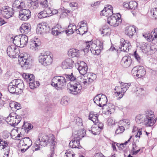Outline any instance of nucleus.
Wrapping results in <instances>:
<instances>
[{
	"instance_id": "nucleus-31",
	"label": "nucleus",
	"mask_w": 157,
	"mask_h": 157,
	"mask_svg": "<svg viewBox=\"0 0 157 157\" xmlns=\"http://www.w3.org/2000/svg\"><path fill=\"white\" fill-rule=\"evenodd\" d=\"M28 25L26 23L22 24L20 26V32L23 33H27L29 30Z\"/></svg>"
},
{
	"instance_id": "nucleus-52",
	"label": "nucleus",
	"mask_w": 157,
	"mask_h": 157,
	"mask_svg": "<svg viewBox=\"0 0 157 157\" xmlns=\"http://www.w3.org/2000/svg\"><path fill=\"white\" fill-rule=\"evenodd\" d=\"M114 93L116 96L118 97L117 98L118 99H120L124 95V93H122V92H115Z\"/></svg>"
},
{
	"instance_id": "nucleus-40",
	"label": "nucleus",
	"mask_w": 157,
	"mask_h": 157,
	"mask_svg": "<svg viewBox=\"0 0 157 157\" xmlns=\"http://www.w3.org/2000/svg\"><path fill=\"white\" fill-rule=\"evenodd\" d=\"M20 7V1L16 0L13 4V10L14 11H17L18 10Z\"/></svg>"
},
{
	"instance_id": "nucleus-5",
	"label": "nucleus",
	"mask_w": 157,
	"mask_h": 157,
	"mask_svg": "<svg viewBox=\"0 0 157 157\" xmlns=\"http://www.w3.org/2000/svg\"><path fill=\"white\" fill-rule=\"evenodd\" d=\"M38 60L39 62L44 66L50 65L53 61V55L49 52L41 53L38 57Z\"/></svg>"
},
{
	"instance_id": "nucleus-16",
	"label": "nucleus",
	"mask_w": 157,
	"mask_h": 157,
	"mask_svg": "<svg viewBox=\"0 0 157 157\" xmlns=\"http://www.w3.org/2000/svg\"><path fill=\"white\" fill-rule=\"evenodd\" d=\"M132 60L131 57L129 56L123 57L121 60V65L124 67L127 68L131 65Z\"/></svg>"
},
{
	"instance_id": "nucleus-26",
	"label": "nucleus",
	"mask_w": 157,
	"mask_h": 157,
	"mask_svg": "<svg viewBox=\"0 0 157 157\" xmlns=\"http://www.w3.org/2000/svg\"><path fill=\"white\" fill-rule=\"evenodd\" d=\"M20 37V48H23L26 46L28 43V40L27 36L25 35H21Z\"/></svg>"
},
{
	"instance_id": "nucleus-47",
	"label": "nucleus",
	"mask_w": 157,
	"mask_h": 157,
	"mask_svg": "<svg viewBox=\"0 0 157 157\" xmlns=\"http://www.w3.org/2000/svg\"><path fill=\"white\" fill-rule=\"evenodd\" d=\"M31 16V15L20 14V17L21 18L20 19L24 21H27L30 17Z\"/></svg>"
},
{
	"instance_id": "nucleus-64",
	"label": "nucleus",
	"mask_w": 157,
	"mask_h": 157,
	"mask_svg": "<svg viewBox=\"0 0 157 157\" xmlns=\"http://www.w3.org/2000/svg\"><path fill=\"white\" fill-rule=\"evenodd\" d=\"M93 157H105V156L101 153H98L95 154Z\"/></svg>"
},
{
	"instance_id": "nucleus-28",
	"label": "nucleus",
	"mask_w": 157,
	"mask_h": 157,
	"mask_svg": "<svg viewBox=\"0 0 157 157\" xmlns=\"http://www.w3.org/2000/svg\"><path fill=\"white\" fill-rule=\"evenodd\" d=\"M79 26V29L81 30H82L83 29H86V30H84L83 31L84 32V33L82 34H85L88 31V27L86 24V22L85 21H82L79 22L78 23V26Z\"/></svg>"
},
{
	"instance_id": "nucleus-19",
	"label": "nucleus",
	"mask_w": 157,
	"mask_h": 157,
	"mask_svg": "<svg viewBox=\"0 0 157 157\" xmlns=\"http://www.w3.org/2000/svg\"><path fill=\"white\" fill-rule=\"evenodd\" d=\"M136 27L134 26L127 27L125 30V34L129 37H132L136 32Z\"/></svg>"
},
{
	"instance_id": "nucleus-22",
	"label": "nucleus",
	"mask_w": 157,
	"mask_h": 157,
	"mask_svg": "<svg viewBox=\"0 0 157 157\" xmlns=\"http://www.w3.org/2000/svg\"><path fill=\"white\" fill-rule=\"evenodd\" d=\"M41 45V42L39 39L36 38V40L31 41L30 42V48L35 51L38 49Z\"/></svg>"
},
{
	"instance_id": "nucleus-24",
	"label": "nucleus",
	"mask_w": 157,
	"mask_h": 157,
	"mask_svg": "<svg viewBox=\"0 0 157 157\" xmlns=\"http://www.w3.org/2000/svg\"><path fill=\"white\" fill-rule=\"evenodd\" d=\"M68 55L72 57H77L80 55L79 50L76 49L72 48L68 51Z\"/></svg>"
},
{
	"instance_id": "nucleus-43",
	"label": "nucleus",
	"mask_w": 157,
	"mask_h": 157,
	"mask_svg": "<svg viewBox=\"0 0 157 157\" xmlns=\"http://www.w3.org/2000/svg\"><path fill=\"white\" fill-rule=\"evenodd\" d=\"M69 99L67 96H64L61 99L60 103L63 105H67L68 103Z\"/></svg>"
},
{
	"instance_id": "nucleus-33",
	"label": "nucleus",
	"mask_w": 157,
	"mask_h": 157,
	"mask_svg": "<svg viewBox=\"0 0 157 157\" xmlns=\"http://www.w3.org/2000/svg\"><path fill=\"white\" fill-rule=\"evenodd\" d=\"M29 6L31 10L36 9L38 6L37 0H31Z\"/></svg>"
},
{
	"instance_id": "nucleus-48",
	"label": "nucleus",
	"mask_w": 157,
	"mask_h": 157,
	"mask_svg": "<svg viewBox=\"0 0 157 157\" xmlns=\"http://www.w3.org/2000/svg\"><path fill=\"white\" fill-rule=\"evenodd\" d=\"M124 128L123 126H119L116 130L115 133L117 134L123 132L124 130Z\"/></svg>"
},
{
	"instance_id": "nucleus-56",
	"label": "nucleus",
	"mask_w": 157,
	"mask_h": 157,
	"mask_svg": "<svg viewBox=\"0 0 157 157\" xmlns=\"http://www.w3.org/2000/svg\"><path fill=\"white\" fill-rule=\"evenodd\" d=\"M83 83L85 85H87L90 84L89 81V79H88V77L85 76H84V78H83Z\"/></svg>"
},
{
	"instance_id": "nucleus-63",
	"label": "nucleus",
	"mask_w": 157,
	"mask_h": 157,
	"mask_svg": "<svg viewBox=\"0 0 157 157\" xmlns=\"http://www.w3.org/2000/svg\"><path fill=\"white\" fill-rule=\"evenodd\" d=\"M71 7H76L78 6V4L75 2H72L69 4Z\"/></svg>"
},
{
	"instance_id": "nucleus-54",
	"label": "nucleus",
	"mask_w": 157,
	"mask_h": 157,
	"mask_svg": "<svg viewBox=\"0 0 157 157\" xmlns=\"http://www.w3.org/2000/svg\"><path fill=\"white\" fill-rule=\"evenodd\" d=\"M20 128H21L20 130V136L24 135L25 133L27 134L28 133V132H27V131H26V128L25 127H23V125L22 126V127Z\"/></svg>"
},
{
	"instance_id": "nucleus-29",
	"label": "nucleus",
	"mask_w": 157,
	"mask_h": 157,
	"mask_svg": "<svg viewBox=\"0 0 157 157\" xmlns=\"http://www.w3.org/2000/svg\"><path fill=\"white\" fill-rule=\"evenodd\" d=\"M140 48L142 52L145 54H147L151 49L150 46L147 43L142 44L141 45Z\"/></svg>"
},
{
	"instance_id": "nucleus-42",
	"label": "nucleus",
	"mask_w": 157,
	"mask_h": 157,
	"mask_svg": "<svg viewBox=\"0 0 157 157\" xmlns=\"http://www.w3.org/2000/svg\"><path fill=\"white\" fill-rule=\"evenodd\" d=\"M24 124L23 127H25L26 128L27 132H28L29 131L33 128V126L31 124L28 123H25L23 121Z\"/></svg>"
},
{
	"instance_id": "nucleus-1",
	"label": "nucleus",
	"mask_w": 157,
	"mask_h": 157,
	"mask_svg": "<svg viewBox=\"0 0 157 157\" xmlns=\"http://www.w3.org/2000/svg\"><path fill=\"white\" fill-rule=\"evenodd\" d=\"M71 81V82L67 85L68 89L70 91V93L76 95L80 93L82 87L79 82L77 81L76 78L72 73L71 75L63 74V76H56L52 79L51 85L56 88H62L66 86L67 81Z\"/></svg>"
},
{
	"instance_id": "nucleus-30",
	"label": "nucleus",
	"mask_w": 157,
	"mask_h": 157,
	"mask_svg": "<svg viewBox=\"0 0 157 157\" xmlns=\"http://www.w3.org/2000/svg\"><path fill=\"white\" fill-rule=\"evenodd\" d=\"M30 140L29 137H26L20 139V147L22 148L23 147H27L29 146L28 143H30Z\"/></svg>"
},
{
	"instance_id": "nucleus-49",
	"label": "nucleus",
	"mask_w": 157,
	"mask_h": 157,
	"mask_svg": "<svg viewBox=\"0 0 157 157\" xmlns=\"http://www.w3.org/2000/svg\"><path fill=\"white\" fill-rule=\"evenodd\" d=\"M37 17L38 18L41 19L47 17V15H46V14H45V11L44 10L43 11L40 12L38 14Z\"/></svg>"
},
{
	"instance_id": "nucleus-44",
	"label": "nucleus",
	"mask_w": 157,
	"mask_h": 157,
	"mask_svg": "<svg viewBox=\"0 0 157 157\" xmlns=\"http://www.w3.org/2000/svg\"><path fill=\"white\" fill-rule=\"evenodd\" d=\"M133 56L135 58L138 63H142V59L139 55L136 52V51L134 52Z\"/></svg>"
},
{
	"instance_id": "nucleus-23",
	"label": "nucleus",
	"mask_w": 157,
	"mask_h": 157,
	"mask_svg": "<svg viewBox=\"0 0 157 157\" xmlns=\"http://www.w3.org/2000/svg\"><path fill=\"white\" fill-rule=\"evenodd\" d=\"M43 24H44V23ZM47 26L45 25H42V24H38L36 30L37 33L38 34H42L44 33L47 32Z\"/></svg>"
},
{
	"instance_id": "nucleus-14",
	"label": "nucleus",
	"mask_w": 157,
	"mask_h": 157,
	"mask_svg": "<svg viewBox=\"0 0 157 157\" xmlns=\"http://www.w3.org/2000/svg\"><path fill=\"white\" fill-rule=\"evenodd\" d=\"M120 44L119 48L121 51L126 52H128L131 46L130 43L128 41H125L124 39H121Z\"/></svg>"
},
{
	"instance_id": "nucleus-39",
	"label": "nucleus",
	"mask_w": 157,
	"mask_h": 157,
	"mask_svg": "<svg viewBox=\"0 0 157 157\" xmlns=\"http://www.w3.org/2000/svg\"><path fill=\"white\" fill-rule=\"evenodd\" d=\"M96 127H93L88 129L89 131L94 135H98L100 133V131L99 129L96 128Z\"/></svg>"
},
{
	"instance_id": "nucleus-21",
	"label": "nucleus",
	"mask_w": 157,
	"mask_h": 157,
	"mask_svg": "<svg viewBox=\"0 0 157 157\" xmlns=\"http://www.w3.org/2000/svg\"><path fill=\"white\" fill-rule=\"evenodd\" d=\"M74 63V61L70 59H68L63 61L62 63V67L63 69L72 68Z\"/></svg>"
},
{
	"instance_id": "nucleus-62",
	"label": "nucleus",
	"mask_w": 157,
	"mask_h": 157,
	"mask_svg": "<svg viewBox=\"0 0 157 157\" xmlns=\"http://www.w3.org/2000/svg\"><path fill=\"white\" fill-rule=\"evenodd\" d=\"M30 146H27V147H23L21 148V151L22 152H25L30 147Z\"/></svg>"
},
{
	"instance_id": "nucleus-50",
	"label": "nucleus",
	"mask_w": 157,
	"mask_h": 157,
	"mask_svg": "<svg viewBox=\"0 0 157 157\" xmlns=\"http://www.w3.org/2000/svg\"><path fill=\"white\" fill-rule=\"evenodd\" d=\"M144 90L143 88L139 87H137L135 91L136 94L138 95H142L143 94Z\"/></svg>"
},
{
	"instance_id": "nucleus-53",
	"label": "nucleus",
	"mask_w": 157,
	"mask_h": 157,
	"mask_svg": "<svg viewBox=\"0 0 157 157\" xmlns=\"http://www.w3.org/2000/svg\"><path fill=\"white\" fill-rule=\"evenodd\" d=\"M65 157H74V154L71 152V150L67 151L65 153Z\"/></svg>"
},
{
	"instance_id": "nucleus-41",
	"label": "nucleus",
	"mask_w": 157,
	"mask_h": 157,
	"mask_svg": "<svg viewBox=\"0 0 157 157\" xmlns=\"http://www.w3.org/2000/svg\"><path fill=\"white\" fill-rule=\"evenodd\" d=\"M86 76L88 77L89 83L90 84L94 81V79L95 78L96 75L95 74L90 73L89 74V75Z\"/></svg>"
},
{
	"instance_id": "nucleus-32",
	"label": "nucleus",
	"mask_w": 157,
	"mask_h": 157,
	"mask_svg": "<svg viewBox=\"0 0 157 157\" xmlns=\"http://www.w3.org/2000/svg\"><path fill=\"white\" fill-rule=\"evenodd\" d=\"M101 33L104 35H109L110 34V29L107 26H104L101 29H100Z\"/></svg>"
},
{
	"instance_id": "nucleus-8",
	"label": "nucleus",
	"mask_w": 157,
	"mask_h": 157,
	"mask_svg": "<svg viewBox=\"0 0 157 157\" xmlns=\"http://www.w3.org/2000/svg\"><path fill=\"white\" fill-rule=\"evenodd\" d=\"M20 118V116L17 115L16 113H12L6 119V121L11 125L15 126L20 122L18 119Z\"/></svg>"
},
{
	"instance_id": "nucleus-15",
	"label": "nucleus",
	"mask_w": 157,
	"mask_h": 157,
	"mask_svg": "<svg viewBox=\"0 0 157 157\" xmlns=\"http://www.w3.org/2000/svg\"><path fill=\"white\" fill-rule=\"evenodd\" d=\"M16 80H13V82L10 83L8 86V90L9 92L12 94L16 93L17 94H19V89L18 87V85L19 83L17 85L15 84L13 85V82H15Z\"/></svg>"
},
{
	"instance_id": "nucleus-7",
	"label": "nucleus",
	"mask_w": 157,
	"mask_h": 157,
	"mask_svg": "<svg viewBox=\"0 0 157 157\" xmlns=\"http://www.w3.org/2000/svg\"><path fill=\"white\" fill-rule=\"evenodd\" d=\"M20 47L11 45L7 48V53L8 56L12 58H16L20 57Z\"/></svg>"
},
{
	"instance_id": "nucleus-17",
	"label": "nucleus",
	"mask_w": 157,
	"mask_h": 157,
	"mask_svg": "<svg viewBox=\"0 0 157 157\" xmlns=\"http://www.w3.org/2000/svg\"><path fill=\"white\" fill-rule=\"evenodd\" d=\"M74 137V140H72L70 142L69 146L71 148H80L79 147V139L78 135H75Z\"/></svg>"
},
{
	"instance_id": "nucleus-34",
	"label": "nucleus",
	"mask_w": 157,
	"mask_h": 157,
	"mask_svg": "<svg viewBox=\"0 0 157 157\" xmlns=\"http://www.w3.org/2000/svg\"><path fill=\"white\" fill-rule=\"evenodd\" d=\"M35 79L29 82L30 87L31 89H34L38 86L40 85L39 82L37 81H35Z\"/></svg>"
},
{
	"instance_id": "nucleus-55",
	"label": "nucleus",
	"mask_w": 157,
	"mask_h": 157,
	"mask_svg": "<svg viewBox=\"0 0 157 157\" xmlns=\"http://www.w3.org/2000/svg\"><path fill=\"white\" fill-rule=\"evenodd\" d=\"M107 121L108 124L110 126L114 124L115 123V121H113L112 118L111 117L108 118Z\"/></svg>"
},
{
	"instance_id": "nucleus-61",
	"label": "nucleus",
	"mask_w": 157,
	"mask_h": 157,
	"mask_svg": "<svg viewBox=\"0 0 157 157\" xmlns=\"http://www.w3.org/2000/svg\"><path fill=\"white\" fill-rule=\"evenodd\" d=\"M97 124L98 128L100 129L101 130H102L103 128L104 124L101 122H98Z\"/></svg>"
},
{
	"instance_id": "nucleus-12",
	"label": "nucleus",
	"mask_w": 157,
	"mask_h": 157,
	"mask_svg": "<svg viewBox=\"0 0 157 157\" xmlns=\"http://www.w3.org/2000/svg\"><path fill=\"white\" fill-rule=\"evenodd\" d=\"M13 14V9L8 6L4 7L2 8V10H1L0 9V15H2L5 18H9L12 17Z\"/></svg>"
},
{
	"instance_id": "nucleus-6",
	"label": "nucleus",
	"mask_w": 157,
	"mask_h": 157,
	"mask_svg": "<svg viewBox=\"0 0 157 157\" xmlns=\"http://www.w3.org/2000/svg\"><path fill=\"white\" fill-rule=\"evenodd\" d=\"M107 22L111 26H118L121 22V14L117 13L110 15L108 17Z\"/></svg>"
},
{
	"instance_id": "nucleus-45",
	"label": "nucleus",
	"mask_w": 157,
	"mask_h": 157,
	"mask_svg": "<svg viewBox=\"0 0 157 157\" xmlns=\"http://www.w3.org/2000/svg\"><path fill=\"white\" fill-rule=\"evenodd\" d=\"M150 12L152 15L153 17L156 19H157V8H155L150 10Z\"/></svg>"
},
{
	"instance_id": "nucleus-58",
	"label": "nucleus",
	"mask_w": 157,
	"mask_h": 157,
	"mask_svg": "<svg viewBox=\"0 0 157 157\" xmlns=\"http://www.w3.org/2000/svg\"><path fill=\"white\" fill-rule=\"evenodd\" d=\"M65 33L67 35L69 36V35L71 34L74 33L72 28H71L69 29H67L65 31Z\"/></svg>"
},
{
	"instance_id": "nucleus-46",
	"label": "nucleus",
	"mask_w": 157,
	"mask_h": 157,
	"mask_svg": "<svg viewBox=\"0 0 157 157\" xmlns=\"http://www.w3.org/2000/svg\"><path fill=\"white\" fill-rule=\"evenodd\" d=\"M31 15L30 11L28 9H23L20 10V14Z\"/></svg>"
},
{
	"instance_id": "nucleus-36",
	"label": "nucleus",
	"mask_w": 157,
	"mask_h": 157,
	"mask_svg": "<svg viewBox=\"0 0 157 157\" xmlns=\"http://www.w3.org/2000/svg\"><path fill=\"white\" fill-rule=\"evenodd\" d=\"M113 11L110 10H107L103 9L100 12V14H102L103 15L106 17H107L109 15H111L113 14Z\"/></svg>"
},
{
	"instance_id": "nucleus-59",
	"label": "nucleus",
	"mask_w": 157,
	"mask_h": 157,
	"mask_svg": "<svg viewBox=\"0 0 157 157\" xmlns=\"http://www.w3.org/2000/svg\"><path fill=\"white\" fill-rule=\"evenodd\" d=\"M41 5L43 7H47L48 6V1L47 0H44L43 2L41 1L40 3Z\"/></svg>"
},
{
	"instance_id": "nucleus-13",
	"label": "nucleus",
	"mask_w": 157,
	"mask_h": 157,
	"mask_svg": "<svg viewBox=\"0 0 157 157\" xmlns=\"http://www.w3.org/2000/svg\"><path fill=\"white\" fill-rule=\"evenodd\" d=\"M78 65V70L79 73L83 75H86L88 71L87 64L83 61H78L77 62Z\"/></svg>"
},
{
	"instance_id": "nucleus-51",
	"label": "nucleus",
	"mask_w": 157,
	"mask_h": 157,
	"mask_svg": "<svg viewBox=\"0 0 157 157\" xmlns=\"http://www.w3.org/2000/svg\"><path fill=\"white\" fill-rule=\"evenodd\" d=\"M45 14L47 15V17L52 15V10L50 8H47L44 10Z\"/></svg>"
},
{
	"instance_id": "nucleus-27",
	"label": "nucleus",
	"mask_w": 157,
	"mask_h": 157,
	"mask_svg": "<svg viewBox=\"0 0 157 157\" xmlns=\"http://www.w3.org/2000/svg\"><path fill=\"white\" fill-rule=\"evenodd\" d=\"M22 76L23 78L27 82L33 81L35 79L34 76L32 74H29L27 73H24L22 74Z\"/></svg>"
},
{
	"instance_id": "nucleus-4",
	"label": "nucleus",
	"mask_w": 157,
	"mask_h": 157,
	"mask_svg": "<svg viewBox=\"0 0 157 157\" xmlns=\"http://www.w3.org/2000/svg\"><path fill=\"white\" fill-rule=\"evenodd\" d=\"M93 43L91 41L86 42V47L83 50L85 53H87L90 50L91 52L95 55H98L102 50L103 45L102 42L99 41L98 44Z\"/></svg>"
},
{
	"instance_id": "nucleus-38",
	"label": "nucleus",
	"mask_w": 157,
	"mask_h": 157,
	"mask_svg": "<svg viewBox=\"0 0 157 157\" xmlns=\"http://www.w3.org/2000/svg\"><path fill=\"white\" fill-rule=\"evenodd\" d=\"M119 82L121 84L122 83L121 86L123 89V91L124 92H126V91L128 90L129 87L131 85L130 83H123L121 82Z\"/></svg>"
},
{
	"instance_id": "nucleus-3",
	"label": "nucleus",
	"mask_w": 157,
	"mask_h": 157,
	"mask_svg": "<svg viewBox=\"0 0 157 157\" xmlns=\"http://www.w3.org/2000/svg\"><path fill=\"white\" fill-rule=\"evenodd\" d=\"M157 117H155L154 112L151 110L146 111L145 114H140L136 117L137 123L140 124L144 123L147 127H151L156 123Z\"/></svg>"
},
{
	"instance_id": "nucleus-37",
	"label": "nucleus",
	"mask_w": 157,
	"mask_h": 157,
	"mask_svg": "<svg viewBox=\"0 0 157 157\" xmlns=\"http://www.w3.org/2000/svg\"><path fill=\"white\" fill-rule=\"evenodd\" d=\"M137 3L135 1H131L129 2V9L130 10H134L137 8Z\"/></svg>"
},
{
	"instance_id": "nucleus-2",
	"label": "nucleus",
	"mask_w": 157,
	"mask_h": 157,
	"mask_svg": "<svg viewBox=\"0 0 157 157\" xmlns=\"http://www.w3.org/2000/svg\"><path fill=\"white\" fill-rule=\"evenodd\" d=\"M55 139L54 135L52 134L48 136L44 133L39 134L38 140L35 143V150H39L40 146L45 147L49 144L50 148V157H53L54 154L55 147L56 145Z\"/></svg>"
},
{
	"instance_id": "nucleus-9",
	"label": "nucleus",
	"mask_w": 157,
	"mask_h": 157,
	"mask_svg": "<svg viewBox=\"0 0 157 157\" xmlns=\"http://www.w3.org/2000/svg\"><path fill=\"white\" fill-rule=\"evenodd\" d=\"M94 102L100 107H103L106 104L107 99L106 96L102 94L97 95L94 98Z\"/></svg>"
},
{
	"instance_id": "nucleus-20",
	"label": "nucleus",
	"mask_w": 157,
	"mask_h": 157,
	"mask_svg": "<svg viewBox=\"0 0 157 157\" xmlns=\"http://www.w3.org/2000/svg\"><path fill=\"white\" fill-rule=\"evenodd\" d=\"M64 32V28H62L60 25H57L52 28V34L55 36H58L59 34L62 33Z\"/></svg>"
},
{
	"instance_id": "nucleus-25",
	"label": "nucleus",
	"mask_w": 157,
	"mask_h": 157,
	"mask_svg": "<svg viewBox=\"0 0 157 157\" xmlns=\"http://www.w3.org/2000/svg\"><path fill=\"white\" fill-rule=\"evenodd\" d=\"M98 115L95 114L93 112H90L89 114V119L92 121L94 124L98 123Z\"/></svg>"
},
{
	"instance_id": "nucleus-35",
	"label": "nucleus",
	"mask_w": 157,
	"mask_h": 157,
	"mask_svg": "<svg viewBox=\"0 0 157 157\" xmlns=\"http://www.w3.org/2000/svg\"><path fill=\"white\" fill-rule=\"evenodd\" d=\"M18 103L14 101H11L9 103V106L12 110L14 108L15 109H17V110L20 109L19 106H18ZM14 111V110H13Z\"/></svg>"
},
{
	"instance_id": "nucleus-18",
	"label": "nucleus",
	"mask_w": 157,
	"mask_h": 157,
	"mask_svg": "<svg viewBox=\"0 0 157 157\" xmlns=\"http://www.w3.org/2000/svg\"><path fill=\"white\" fill-rule=\"evenodd\" d=\"M143 36L149 41L153 40L157 38V28L154 29L150 34H143Z\"/></svg>"
},
{
	"instance_id": "nucleus-57",
	"label": "nucleus",
	"mask_w": 157,
	"mask_h": 157,
	"mask_svg": "<svg viewBox=\"0 0 157 157\" xmlns=\"http://www.w3.org/2000/svg\"><path fill=\"white\" fill-rule=\"evenodd\" d=\"M121 122H122V123H123V125H125L126 124L127 126V128L129 127V125L130 124V123L129 122V120L128 119H125L124 120H123L122 121H121Z\"/></svg>"
},
{
	"instance_id": "nucleus-60",
	"label": "nucleus",
	"mask_w": 157,
	"mask_h": 157,
	"mask_svg": "<svg viewBox=\"0 0 157 157\" xmlns=\"http://www.w3.org/2000/svg\"><path fill=\"white\" fill-rule=\"evenodd\" d=\"M100 2L99 1H97L94 2V4H91V6L94 8H97L100 4Z\"/></svg>"
},
{
	"instance_id": "nucleus-10",
	"label": "nucleus",
	"mask_w": 157,
	"mask_h": 157,
	"mask_svg": "<svg viewBox=\"0 0 157 157\" xmlns=\"http://www.w3.org/2000/svg\"><path fill=\"white\" fill-rule=\"evenodd\" d=\"M132 73L134 75H136L138 78H141L146 74V70L142 66L134 67L132 70Z\"/></svg>"
},
{
	"instance_id": "nucleus-11",
	"label": "nucleus",
	"mask_w": 157,
	"mask_h": 157,
	"mask_svg": "<svg viewBox=\"0 0 157 157\" xmlns=\"http://www.w3.org/2000/svg\"><path fill=\"white\" fill-rule=\"evenodd\" d=\"M29 55L26 53L20 54V65L23 69H27L29 63Z\"/></svg>"
}]
</instances>
